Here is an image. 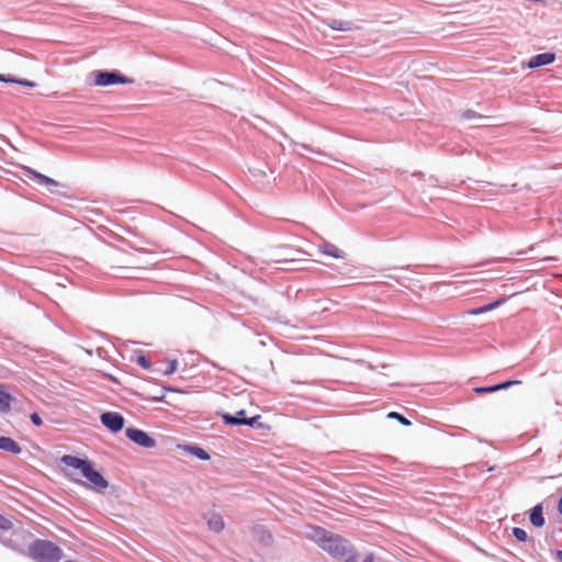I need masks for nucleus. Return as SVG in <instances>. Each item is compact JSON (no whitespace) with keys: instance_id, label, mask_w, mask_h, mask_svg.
<instances>
[{"instance_id":"4be33fe9","label":"nucleus","mask_w":562,"mask_h":562,"mask_svg":"<svg viewBox=\"0 0 562 562\" xmlns=\"http://www.w3.org/2000/svg\"><path fill=\"white\" fill-rule=\"evenodd\" d=\"M461 117L464 120H474V119H482L483 115L479 114L474 110L469 109V110H465L462 112Z\"/></svg>"},{"instance_id":"2f4dec72","label":"nucleus","mask_w":562,"mask_h":562,"mask_svg":"<svg viewBox=\"0 0 562 562\" xmlns=\"http://www.w3.org/2000/svg\"><path fill=\"white\" fill-rule=\"evenodd\" d=\"M345 562H357L356 555H350Z\"/></svg>"},{"instance_id":"7c9ffc66","label":"nucleus","mask_w":562,"mask_h":562,"mask_svg":"<svg viewBox=\"0 0 562 562\" xmlns=\"http://www.w3.org/2000/svg\"><path fill=\"white\" fill-rule=\"evenodd\" d=\"M558 510L562 515V495H561V498H560L559 504H558Z\"/></svg>"},{"instance_id":"9d476101","label":"nucleus","mask_w":562,"mask_h":562,"mask_svg":"<svg viewBox=\"0 0 562 562\" xmlns=\"http://www.w3.org/2000/svg\"><path fill=\"white\" fill-rule=\"evenodd\" d=\"M60 462L65 464L68 468H72L75 470L80 471L82 474L83 470L87 468V465L90 463L87 459H80L75 456L65 454L60 458Z\"/></svg>"},{"instance_id":"7ed1b4c3","label":"nucleus","mask_w":562,"mask_h":562,"mask_svg":"<svg viewBox=\"0 0 562 562\" xmlns=\"http://www.w3.org/2000/svg\"><path fill=\"white\" fill-rule=\"evenodd\" d=\"M347 543L348 541L341 536L330 532L321 548L334 558H341L347 552Z\"/></svg>"},{"instance_id":"393cba45","label":"nucleus","mask_w":562,"mask_h":562,"mask_svg":"<svg viewBox=\"0 0 562 562\" xmlns=\"http://www.w3.org/2000/svg\"><path fill=\"white\" fill-rule=\"evenodd\" d=\"M12 527V522L0 514V529L8 530Z\"/></svg>"},{"instance_id":"ddd939ff","label":"nucleus","mask_w":562,"mask_h":562,"mask_svg":"<svg viewBox=\"0 0 562 562\" xmlns=\"http://www.w3.org/2000/svg\"><path fill=\"white\" fill-rule=\"evenodd\" d=\"M324 23L335 31L347 32L353 30V24L350 21H345L340 19H329L324 21Z\"/></svg>"},{"instance_id":"cd10ccee","label":"nucleus","mask_w":562,"mask_h":562,"mask_svg":"<svg viewBox=\"0 0 562 562\" xmlns=\"http://www.w3.org/2000/svg\"><path fill=\"white\" fill-rule=\"evenodd\" d=\"M375 558L372 552L368 553L362 562H374Z\"/></svg>"},{"instance_id":"f8f14e48","label":"nucleus","mask_w":562,"mask_h":562,"mask_svg":"<svg viewBox=\"0 0 562 562\" xmlns=\"http://www.w3.org/2000/svg\"><path fill=\"white\" fill-rule=\"evenodd\" d=\"M506 300H507L506 297H501V299H498L492 303L485 304L481 307L469 310L464 314L472 315V316L481 315L483 313L493 311L496 307L501 306L502 304H504L506 302Z\"/></svg>"},{"instance_id":"b1692460","label":"nucleus","mask_w":562,"mask_h":562,"mask_svg":"<svg viewBox=\"0 0 562 562\" xmlns=\"http://www.w3.org/2000/svg\"><path fill=\"white\" fill-rule=\"evenodd\" d=\"M136 362H137L138 366H140L144 369H149L150 366H151L149 359L147 357H145V356H138L136 358Z\"/></svg>"},{"instance_id":"5701e85b","label":"nucleus","mask_w":562,"mask_h":562,"mask_svg":"<svg viewBox=\"0 0 562 562\" xmlns=\"http://www.w3.org/2000/svg\"><path fill=\"white\" fill-rule=\"evenodd\" d=\"M513 535L514 537L518 540V541H526L527 540V532L522 529V528H519V527H515L513 529Z\"/></svg>"},{"instance_id":"412c9836","label":"nucleus","mask_w":562,"mask_h":562,"mask_svg":"<svg viewBox=\"0 0 562 562\" xmlns=\"http://www.w3.org/2000/svg\"><path fill=\"white\" fill-rule=\"evenodd\" d=\"M387 417L391 418V419L398 420L404 426H409L411 425V422L407 418H405L404 416H402L401 414H398L396 412L389 413Z\"/></svg>"},{"instance_id":"1a4fd4ad","label":"nucleus","mask_w":562,"mask_h":562,"mask_svg":"<svg viewBox=\"0 0 562 562\" xmlns=\"http://www.w3.org/2000/svg\"><path fill=\"white\" fill-rule=\"evenodd\" d=\"M329 531L322 527L310 526L305 531V537L315 542L319 548L325 543Z\"/></svg>"},{"instance_id":"423d86ee","label":"nucleus","mask_w":562,"mask_h":562,"mask_svg":"<svg viewBox=\"0 0 562 562\" xmlns=\"http://www.w3.org/2000/svg\"><path fill=\"white\" fill-rule=\"evenodd\" d=\"M125 435L131 441L143 448H154L156 446L155 439L140 429L130 427L125 430Z\"/></svg>"},{"instance_id":"a211bd4d","label":"nucleus","mask_w":562,"mask_h":562,"mask_svg":"<svg viewBox=\"0 0 562 562\" xmlns=\"http://www.w3.org/2000/svg\"><path fill=\"white\" fill-rule=\"evenodd\" d=\"M530 521L536 527H542L544 525V517L542 514V505H536L530 513Z\"/></svg>"},{"instance_id":"c85d7f7f","label":"nucleus","mask_w":562,"mask_h":562,"mask_svg":"<svg viewBox=\"0 0 562 562\" xmlns=\"http://www.w3.org/2000/svg\"><path fill=\"white\" fill-rule=\"evenodd\" d=\"M555 559L559 561V562H562V551L561 550H558L555 552Z\"/></svg>"},{"instance_id":"a878e982","label":"nucleus","mask_w":562,"mask_h":562,"mask_svg":"<svg viewBox=\"0 0 562 562\" xmlns=\"http://www.w3.org/2000/svg\"><path fill=\"white\" fill-rule=\"evenodd\" d=\"M194 453L201 460H207L210 458V456L206 453V451L203 450L202 448H195Z\"/></svg>"},{"instance_id":"c756f323","label":"nucleus","mask_w":562,"mask_h":562,"mask_svg":"<svg viewBox=\"0 0 562 562\" xmlns=\"http://www.w3.org/2000/svg\"><path fill=\"white\" fill-rule=\"evenodd\" d=\"M176 369V362L171 363L170 368L166 371V373H172Z\"/></svg>"},{"instance_id":"6e6552de","label":"nucleus","mask_w":562,"mask_h":562,"mask_svg":"<svg viewBox=\"0 0 562 562\" xmlns=\"http://www.w3.org/2000/svg\"><path fill=\"white\" fill-rule=\"evenodd\" d=\"M318 251L322 254V255H325V256H328V257H331L334 259H346V252L339 248L338 246H336L335 244L328 241V240H323L319 245H318Z\"/></svg>"},{"instance_id":"2eb2a0df","label":"nucleus","mask_w":562,"mask_h":562,"mask_svg":"<svg viewBox=\"0 0 562 562\" xmlns=\"http://www.w3.org/2000/svg\"><path fill=\"white\" fill-rule=\"evenodd\" d=\"M12 395L7 391L4 385H0V412L9 413L11 409Z\"/></svg>"},{"instance_id":"f3484780","label":"nucleus","mask_w":562,"mask_h":562,"mask_svg":"<svg viewBox=\"0 0 562 562\" xmlns=\"http://www.w3.org/2000/svg\"><path fill=\"white\" fill-rule=\"evenodd\" d=\"M25 170L33 176V178L41 184L47 187H57L58 182L43 173H40L31 168H25Z\"/></svg>"},{"instance_id":"bb28decb","label":"nucleus","mask_w":562,"mask_h":562,"mask_svg":"<svg viewBox=\"0 0 562 562\" xmlns=\"http://www.w3.org/2000/svg\"><path fill=\"white\" fill-rule=\"evenodd\" d=\"M31 420L35 426H41L43 424L42 418L38 416L37 413H33L31 415Z\"/></svg>"},{"instance_id":"6ab92c4d","label":"nucleus","mask_w":562,"mask_h":562,"mask_svg":"<svg viewBox=\"0 0 562 562\" xmlns=\"http://www.w3.org/2000/svg\"><path fill=\"white\" fill-rule=\"evenodd\" d=\"M0 81L2 82H9V83H18L25 87H34V82L23 79H15L11 76H5L0 74Z\"/></svg>"},{"instance_id":"39448f33","label":"nucleus","mask_w":562,"mask_h":562,"mask_svg":"<svg viewBox=\"0 0 562 562\" xmlns=\"http://www.w3.org/2000/svg\"><path fill=\"white\" fill-rule=\"evenodd\" d=\"M223 422L226 425H247L254 427L258 420L261 418L260 415H256L254 417H246V412L240 409L236 413V416H233L228 413L221 414Z\"/></svg>"},{"instance_id":"f03ea898","label":"nucleus","mask_w":562,"mask_h":562,"mask_svg":"<svg viewBox=\"0 0 562 562\" xmlns=\"http://www.w3.org/2000/svg\"><path fill=\"white\" fill-rule=\"evenodd\" d=\"M90 86L93 87H109L114 85L132 83V78L125 77L116 71L94 70L89 75Z\"/></svg>"},{"instance_id":"9b49d317","label":"nucleus","mask_w":562,"mask_h":562,"mask_svg":"<svg viewBox=\"0 0 562 562\" xmlns=\"http://www.w3.org/2000/svg\"><path fill=\"white\" fill-rule=\"evenodd\" d=\"M555 55L553 53H542L530 58L528 68L533 69L541 66L550 65L554 61Z\"/></svg>"},{"instance_id":"dca6fc26","label":"nucleus","mask_w":562,"mask_h":562,"mask_svg":"<svg viewBox=\"0 0 562 562\" xmlns=\"http://www.w3.org/2000/svg\"><path fill=\"white\" fill-rule=\"evenodd\" d=\"M0 449L14 454L21 452V447L19 443L10 437H0Z\"/></svg>"},{"instance_id":"aec40b11","label":"nucleus","mask_w":562,"mask_h":562,"mask_svg":"<svg viewBox=\"0 0 562 562\" xmlns=\"http://www.w3.org/2000/svg\"><path fill=\"white\" fill-rule=\"evenodd\" d=\"M209 526L215 531H221L224 528V521L221 517H214L209 521Z\"/></svg>"},{"instance_id":"20e7f679","label":"nucleus","mask_w":562,"mask_h":562,"mask_svg":"<svg viewBox=\"0 0 562 562\" xmlns=\"http://www.w3.org/2000/svg\"><path fill=\"white\" fill-rule=\"evenodd\" d=\"M81 475L89 482V487L98 492H101L109 486L108 481L101 475V473L94 470L91 461Z\"/></svg>"},{"instance_id":"f257e3e1","label":"nucleus","mask_w":562,"mask_h":562,"mask_svg":"<svg viewBox=\"0 0 562 562\" xmlns=\"http://www.w3.org/2000/svg\"><path fill=\"white\" fill-rule=\"evenodd\" d=\"M27 552L36 562H59L63 559V550L48 540H35L30 544Z\"/></svg>"},{"instance_id":"0eeeda50","label":"nucleus","mask_w":562,"mask_h":562,"mask_svg":"<svg viewBox=\"0 0 562 562\" xmlns=\"http://www.w3.org/2000/svg\"><path fill=\"white\" fill-rule=\"evenodd\" d=\"M101 423L113 432L120 431L124 426V418L115 412H108L101 415Z\"/></svg>"},{"instance_id":"4468645a","label":"nucleus","mask_w":562,"mask_h":562,"mask_svg":"<svg viewBox=\"0 0 562 562\" xmlns=\"http://www.w3.org/2000/svg\"><path fill=\"white\" fill-rule=\"evenodd\" d=\"M518 383H520V381H506L504 383L492 385V386H477V387H474L473 391L476 394L493 393V392H496L499 390L507 389V387H509L514 384H518Z\"/></svg>"}]
</instances>
